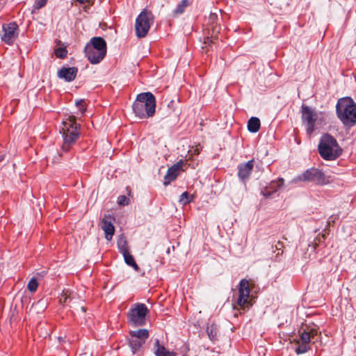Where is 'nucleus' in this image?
<instances>
[{
	"instance_id": "obj_29",
	"label": "nucleus",
	"mask_w": 356,
	"mask_h": 356,
	"mask_svg": "<svg viewBox=\"0 0 356 356\" xmlns=\"http://www.w3.org/2000/svg\"><path fill=\"white\" fill-rule=\"evenodd\" d=\"M310 346H309V343H301L300 345H299L296 349V353L298 354V355H300V354H303V353H307L308 350H310Z\"/></svg>"
},
{
	"instance_id": "obj_15",
	"label": "nucleus",
	"mask_w": 356,
	"mask_h": 356,
	"mask_svg": "<svg viewBox=\"0 0 356 356\" xmlns=\"http://www.w3.org/2000/svg\"><path fill=\"white\" fill-rule=\"evenodd\" d=\"M115 218L111 215H105L102 220L101 227L105 233V238L107 241H111L115 233V227L113 222Z\"/></svg>"
},
{
	"instance_id": "obj_32",
	"label": "nucleus",
	"mask_w": 356,
	"mask_h": 356,
	"mask_svg": "<svg viewBox=\"0 0 356 356\" xmlns=\"http://www.w3.org/2000/svg\"><path fill=\"white\" fill-rule=\"evenodd\" d=\"M306 330L309 332V335L311 336V339H314L316 336H317L318 331L316 327L310 328L309 326L306 325Z\"/></svg>"
},
{
	"instance_id": "obj_3",
	"label": "nucleus",
	"mask_w": 356,
	"mask_h": 356,
	"mask_svg": "<svg viewBox=\"0 0 356 356\" xmlns=\"http://www.w3.org/2000/svg\"><path fill=\"white\" fill-rule=\"evenodd\" d=\"M336 113L345 127H352L355 125L356 103L350 97H343L338 100Z\"/></svg>"
},
{
	"instance_id": "obj_10",
	"label": "nucleus",
	"mask_w": 356,
	"mask_h": 356,
	"mask_svg": "<svg viewBox=\"0 0 356 356\" xmlns=\"http://www.w3.org/2000/svg\"><path fill=\"white\" fill-rule=\"evenodd\" d=\"M300 181H311L317 185L323 186L330 183L325 174L319 169L312 168L305 170L298 177Z\"/></svg>"
},
{
	"instance_id": "obj_8",
	"label": "nucleus",
	"mask_w": 356,
	"mask_h": 356,
	"mask_svg": "<svg viewBox=\"0 0 356 356\" xmlns=\"http://www.w3.org/2000/svg\"><path fill=\"white\" fill-rule=\"evenodd\" d=\"M154 15L152 11L144 9L137 17L135 23L136 35L138 38H145L154 23Z\"/></svg>"
},
{
	"instance_id": "obj_44",
	"label": "nucleus",
	"mask_w": 356,
	"mask_h": 356,
	"mask_svg": "<svg viewBox=\"0 0 356 356\" xmlns=\"http://www.w3.org/2000/svg\"><path fill=\"white\" fill-rule=\"evenodd\" d=\"M50 159H51V156H49L47 157V159H48V160H49Z\"/></svg>"
},
{
	"instance_id": "obj_14",
	"label": "nucleus",
	"mask_w": 356,
	"mask_h": 356,
	"mask_svg": "<svg viewBox=\"0 0 356 356\" xmlns=\"http://www.w3.org/2000/svg\"><path fill=\"white\" fill-rule=\"evenodd\" d=\"M284 179L278 178L277 180L271 181L269 184L261 190V194L266 198H270L273 194L279 191L284 186Z\"/></svg>"
},
{
	"instance_id": "obj_25",
	"label": "nucleus",
	"mask_w": 356,
	"mask_h": 356,
	"mask_svg": "<svg viewBox=\"0 0 356 356\" xmlns=\"http://www.w3.org/2000/svg\"><path fill=\"white\" fill-rule=\"evenodd\" d=\"M301 343H309L311 341V336L306 329L302 327L299 331Z\"/></svg>"
},
{
	"instance_id": "obj_36",
	"label": "nucleus",
	"mask_w": 356,
	"mask_h": 356,
	"mask_svg": "<svg viewBox=\"0 0 356 356\" xmlns=\"http://www.w3.org/2000/svg\"><path fill=\"white\" fill-rule=\"evenodd\" d=\"M284 248V243L282 241H278L275 244V248L277 250L280 251L281 250V253L278 252L277 254H282L283 253V248Z\"/></svg>"
},
{
	"instance_id": "obj_21",
	"label": "nucleus",
	"mask_w": 356,
	"mask_h": 356,
	"mask_svg": "<svg viewBox=\"0 0 356 356\" xmlns=\"http://www.w3.org/2000/svg\"><path fill=\"white\" fill-rule=\"evenodd\" d=\"M190 5L189 1L188 0H181V1L177 6L176 8L173 11V15L175 16L179 15L182 14L185 9Z\"/></svg>"
},
{
	"instance_id": "obj_13",
	"label": "nucleus",
	"mask_w": 356,
	"mask_h": 356,
	"mask_svg": "<svg viewBox=\"0 0 356 356\" xmlns=\"http://www.w3.org/2000/svg\"><path fill=\"white\" fill-rule=\"evenodd\" d=\"M184 165V162L182 160H180L168 168L167 173L164 177L163 184L165 186L169 185L172 181H175L177 178L180 171L182 170Z\"/></svg>"
},
{
	"instance_id": "obj_11",
	"label": "nucleus",
	"mask_w": 356,
	"mask_h": 356,
	"mask_svg": "<svg viewBox=\"0 0 356 356\" xmlns=\"http://www.w3.org/2000/svg\"><path fill=\"white\" fill-rule=\"evenodd\" d=\"M3 34L1 40L8 45H12L19 35V27L15 22L3 25Z\"/></svg>"
},
{
	"instance_id": "obj_16",
	"label": "nucleus",
	"mask_w": 356,
	"mask_h": 356,
	"mask_svg": "<svg viewBox=\"0 0 356 356\" xmlns=\"http://www.w3.org/2000/svg\"><path fill=\"white\" fill-rule=\"evenodd\" d=\"M78 73V68L76 67H63L58 72V76L67 82L75 79Z\"/></svg>"
},
{
	"instance_id": "obj_5",
	"label": "nucleus",
	"mask_w": 356,
	"mask_h": 356,
	"mask_svg": "<svg viewBox=\"0 0 356 356\" xmlns=\"http://www.w3.org/2000/svg\"><path fill=\"white\" fill-rule=\"evenodd\" d=\"M321 156L327 161H333L339 158L343 149L339 145L337 140L330 134H325L320 139L318 146Z\"/></svg>"
},
{
	"instance_id": "obj_27",
	"label": "nucleus",
	"mask_w": 356,
	"mask_h": 356,
	"mask_svg": "<svg viewBox=\"0 0 356 356\" xmlns=\"http://www.w3.org/2000/svg\"><path fill=\"white\" fill-rule=\"evenodd\" d=\"M207 332L208 334V336H209V339L211 341L216 340V337H217L218 331H217L216 327L214 325H211L209 327H207Z\"/></svg>"
},
{
	"instance_id": "obj_7",
	"label": "nucleus",
	"mask_w": 356,
	"mask_h": 356,
	"mask_svg": "<svg viewBox=\"0 0 356 356\" xmlns=\"http://www.w3.org/2000/svg\"><path fill=\"white\" fill-rule=\"evenodd\" d=\"M250 282L246 279H242L238 284V296L233 304L234 309L242 310L243 312L248 310L252 305L250 300Z\"/></svg>"
},
{
	"instance_id": "obj_18",
	"label": "nucleus",
	"mask_w": 356,
	"mask_h": 356,
	"mask_svg": "<svg viewBox=\"0 0 356 356\" xmlns=\"http://www.w3.org/2000/svg\"><path fill=\"white\" fill-rule=\"evenodd\" d=\"M261 127L260 120L257 117H252L248 122V129L251 133H257Z\"/></svg>"
},
{
	"instance_id": "obj_2",
	"label": "nucleus",
	"mask_w": 356,
	"mask_h": 356,
	"mask_svg": "<svg viewBox=\"0 0 356 356\" xmlns=\"http://www.w3.org/2000/svg\"><path fill=\"white\" fill-rule=\"evenodd\" d=\"M133 111L140 119L152 117L156 110V98L150 92H143L137 95L133 104Z\"/></svg>"
},
{
	"instance_id": "obj_20",
	"label": "nucleus",
	"mask_w": 356,
	"mask_h": 356,
	"mask_svg": "<svg viewBox=\"0 0 356 356\" xmlns=\"http://www.w3.org/2000/svg\"><path fill=\"white\" fill-rule=\"evenodd\" d=\"M149 331L146 329H139L130 332V337H134L140 339L145 343L146 339L149 337Z\"/></svg>"
},
{
	"instance_id": "obj_38",
	"label": "nucleus",
	"mask_w": 356,
	"mask_h": 356,
	"mask_svg": "<svg viewBox=\"0 0 356 356\" xmlns=\"http://www.w3.org/2000/svg\"><path fill=\"white\" fill-rule=\"evenodd\" d=\"M214 43L213 39L209 37H207L204 39V44L206 45H211V44Z\"/></svg>"
},
{
	"instance_id": "obj_45",
	"label": "nucleus",
	"mask_w": 356,
	"mask_h": 356,
	"mask_svg": "<svg viewBox=\"0 0 356 356\" xmlns=\"http://www.w3.org/2000/svg\"><path fill=\"white\" fill-rule=\"evenodd\" d=\"M182 356H187L186 355H183Z\"/></svg>"
},
{
	"instance_id": "obj_40",
	"label": "nucleus",
	"mask_w": 356,
	"mask_h": 356,
	"mask_svg": "<svg viewBox=\"0 0 356 356\" xmlns=\"http://www.w3.org/2000/svg\"><path fill=\"white\" fill-rule=\"evenodd\" d=\"M76 1L79 2L81 4H85L86 3H90L91 0H75Z\"/></svg>"
},
{
	"instance_id": "obj_39",
	"label": "nucleus",
	"mask_w": 356,
	"mask_h": 356,
	"mask_svg": "<svg viewBox=\"0 0 356 356\" xmlns=\"http://www.w3.org/2000/svg\"><path fill=\"white\" fill-rule=\"evenodd\" d=\"M324 232H325V233H323V234H322V236H321V237H322V238H323V240H325V238H326V235L329 234V229H328V228H325V229H324Z\"/></svg>"
},
{
	"instance_id": "obj_12",
	"label": "nucleus",
	"mask_w": 356,
	"mask_h": 356,
	"mask_svg": "<svg viewBox=\"0 0 356 356\" xmlns=\"http://www.w3.org/2000/svg\"><path fill=\"white\" fill-rule=\"evenodd\" d=\"M254 161L252 159L246 163H240L238 167L237 175L239 179L245 185L253 170Z\"/></svg>"
},
{
	"instance_id": "obj_41",
	"label": "nucleus",
	"mask_w": 356,
	"mask_h": 356,
	"mask_svg": "<svg viewBox=\"0 0 356 356\" xmlns=\"http://www.w3.org/2000/svg\"><path fill=\"white\" fill-rule=\"evenodd\" d=\"M195 154H199V152H200V150H199V149H198V148H196V149H195Z\"/></svg>"
},
{
	"instance_id": "obj_43",
	"label": "nucleus",
	"mask_w": 356,
	"mask_h": 356,
	"mask_svg": "<svg viewBox=\"0 0 356 356\" xmlns=\"http://www.w3.org/2000/svg\"><path fill=\"white\" fill-rule=\"evenodd\" d=\"M82 310H83V312H86V309H85V307H82Z\"/></svg>"
},
{
	"instance_id": "obj_22",
	"label": "nucleus",
	"mask_w": 356,
	"mask_h": 356,
	"mask_svg": "<svg viewBox=\"0 0 356 356\" xmlns=\"http://www.w3.org/2000/svg\"><path fill=\"white\" fill-rule=\"evenodd\" d=\"M117 244H118V248L119 252L122 254L129 252L128 244H127V241L125 237L121 236L118 240Z\"/></svg>"
},
{
	"instance_id": "obj_37",
	"label": "nucleus",
	"mask_w": 356,
	"mask_h": 356,
	"mask_svg": "<svg viewBox=\"0 0 356 356\" xmlns=\"http://www.w3.org/2000/svg\"><path fill=\"white\" fill-rule=\"evenodd\" d=\"M61 156V154L60 153H57L56 156H54L51 158V162L53 163H59L60 157Z\"/></svg>"
},
{
	"instance_id": "obj_30",
	"label": "nucleus",
	"mask_w": 356,
	"mask_h": 356,
	"mask_svg": "<svg viewBox=\"0 0 356 356\" xmlns=\"http://www.w3.org/2000/svg\"><path fill=\"white\" fill-rule=\"evenodd\" d=\"M193 197L190 196L188 192H184L181 195L179 201L185 205L190 203Z\"/></svg>"
},
{
	"instance_id": "obj_34",
	"label": "nucleus",
	"mask_w": 356,
	"mask_h": 356,
	"mask_svg": "<svg viewBox=\"0 0 356 356\" xmlns=\"http://www.w3.org/2000/svg\"><path fill=\"white\" fill-rule=\"evenodd\" d=\"M76 105L81 113H83L86 111V103L84 100L80 99L76 101Z\"/></svg>"
},
{
	"instance_id": "obj_1",
	"label": "nucleus",
	"mask_w": 356,
	"mask_h": 356,
	"mask_svg": "<svg viewBox=\"0 0 356 356\" xmlns=\"http://www.w3.org/2000/svg\"><path fill=\"white\" fill-rule=\"evenodd\" d=\"M81 125L76 122L75 116L69 115L62 122L60 132L63 134L62 149L68 152L79 138Z\"/></svg>"
},
{
	"instance_id": "obj_24",
	"label": "nucleus",
	"mask_w": 356,
	"mask_h": 356,
	"mask_svg": "<svg viewBox=\"0 0 356 356\" xmlns=\"http://www.w3.org/2000/svg\"><path fill=\"white\" fill-rule=\"evenodd\" d=\"M218 20V15L216 13H211L209 15V19H208V23L209 25L212 26L213 33L220 32V27L216 25Z\"/></svg>"
},
{
	"instance_id": "obj_4",
	"label": "nucleus",
	"mask_w": 356,
	"mask_h": 356,
	"mask_svg": "<svg viewBox=\"0 0 356 356\" xmlns=\"http://www.w3.org/2000/svg\"><path fill=\"white\" fill-rule=\"evenodd\" d=\"M107 46L102 37H93L84 48L86 57L91 64L99 63L106 56Z\"/></svg>"
},
{
	"instance_id": "obj_19",
	"label": "nucleus",
	"mask_w": 356,
	"mask_h": 356,
	"mask_svg": "<svg viewBox=\"0 0 356 356\" xmlns=\"http://www.w3.org/2000/svg\"><path fill=\"white\" fill-rule=\"evenodd\" d=\"M143 344H145L144 341L134 337H130L129 339V346L131 348L133 354L138 352Z\"/></svg>"
},
{
	"instance_id": "obj_28",
	"label": "nucleus",
	"mask_w": 356,
	"mask_h": 356,
	"mask_svg": "<svg viewBox=\"0 0 356 356\" xmlns=\"http://www.w3.org/2000/svg\"><path fill=\"white\" fill-rule=\"evenodd\" d=\"M54 54L57 58L63 59L67 57V50L65 47H58L55 49Z\"/></svg>"
},
{
	"instance_id": "obj_17",
	"label": "nucleus",
	"mask_w": 356,
	"mask_h": 356,
	"mask_svg": "<svg viewBox=\"0 0 356 356\" xmlns=\"http://www.w3.org/2000/svg\"><path fill=\"white\" fill-rule=\"evenodd\" d=\"M154 346L156 348L155 350L156 356H176L175 352L170 351L164 346L160 345L159 339L156 340Z\"/></svg>"
},
{
	"instance_id": "obj_23",
	"label": "nucleus",
	"mask_w": 356,
	"mask_h": 356,
	"mask_svg": "<svg viewBox=\"0 0 356 356\" xmlns=\"http://www.w3.org/2000/svg\"><path fill=\"white\" fill-rule=\"evenodd\" d=\"M125 263L129 266L133 267L134 269L137 270L138 269V266L137 264L135 261V259L132 254H130L129 251L122 254Z\"/></svg>"
},
{
	"instance_id": "obj_9",
	"label": "nucleus",
	"mask_w": 356,
	"mask_h": 356,
	"mask_svg": "<svg viewBox=\"0 0 356 356\" xmlns=\"http://www.w3.org/2000/svg\"><path fill=\"white\" fill-rule=\"evenodd\" d=\"M148 313L149 309L145 304L136 303L128 312L129 322L134 326H143L146 323Z\"/></svg>"
},
{
	"instance_id": "obj_33",
	"label": "nucleus",
	"mask_w": 356,
	"mask_h": 356,
	"mask_svg": "<svg viewBox=\"0 0 356 356\" xmlns=\"http://www.w3.org/2000/svg\"><path fill=\"white\" fill-rule=\"evenodd\" d=\"M47 1L48 0H36L34 5V8L36 10H40L46 5Z\"/></svg>"
},
{
	"instance_id": "obj_6",
	"label": "nucleus",
	"mask_w": 356,
	"mask_h": 356,
	"mask_svg": "<svg viewBox=\"0 0 356 356\" xmlns=\"http://www.w3.org/2000/svg\"><path fill=\"white\" fill-rule=\"evenodd\" d=\"M302 120L306 124V131L309 136L316 129L325 124L323 113H317L306 105L302 106Z\"/></svg>"
},
{
	"instance_id": "obj_35",
	"label": "nucleus",
	"mask_w": 356,
	"mask_h": 356,
	"mask_svg": "<svg viewBox=\"0 0 356 356\" xmlns=\"http://www.w3.org/2000/svg\"><path fill=\"white\" fill-rule=\"evenodd\" d=\"M70 300V298L68 296H67L66 293H63L61 295V297H60L59 301L61 304H66L69 302Z\"/></svg>"
},
{
	"instance_id": "obj_31",
	"label": "nucleus",
	"mask_w": 356,
	"mask_h": 356,
	"mask_svg": "<svg viewBox=\"0 0 356 356\" xmlns=\"http://www.w3.org/2000/svg\"><path fill=\"white\" fill-rule=\"evenodd\" d=\"M118 203L121 206L128 205L129 203V199L127 198L125 195H120L118 198Z\"/></svg>"
},
{
	"instance_id": "obj_26",
	"label": "nucleus",
	"mask_w": 356,
	"mask_h": 356,
	"mask_svg": "<svg viewBox=\"0 0 356 356\" xmlns=\"http://www.w3.org/2000/svg\"><path fill=\"white\" fill-rule=\"evenodd\" d=\"M38 287V282L37 281V279L35 277H32L27 285V289L31 293H34L36 291Z\"/></svg>"
},
{
	"instance_id": "obj_42",
	"label": "nucleus",
	"mask_w": 356,
	"mask_h": 356,
	"mask_svg": "<svg viewBox=\"0 0 356 356\" xmlns=\"http://www.w3.org/2000/svg\"><path fill=\"white\" fill-rule=\"evenodd\" d=\"M332 217L331 216L327 222L328 225H327V227L329 226V225L330 224V219L332 218Z\"/></svg>"
}]
</instances>
